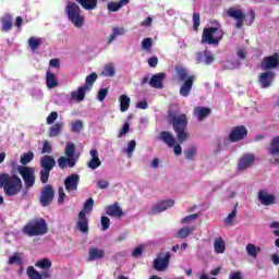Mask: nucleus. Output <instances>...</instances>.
Wrapping results in <instances>:
<instances>
[{
  "instance_id": "1",
  "label": "nucleus",
  "mask_w": 279,
  "mask_h": 279,
  "mask_svg": "<svg viewBox=\"0 0 279 279\" xmlns=\"http://www.w3.org/2000/svg\"><path fill=\"white\" fill-rule=\"evenodd\" d=\"M168 123L172 125V130L177 134L179 143H186V141L191 138V133H189V118L185 113H169Z\"/></svg>"
},
{
  "instance_id": "2",
  "label": "nucleus",
  "mask_w": 279,
  "mask_h": 279,
  "mask_svg": "<svg viewBox=\"0 0 279 279\" xmlns=\"http://www.w3.org/2000/svg\"><path fill=\"white\" fill-rule=\"evenodd\" d=\"M0 189H3L7 197H16L23 191V180L17 174L1 173Z\"/></svg>"
},
{
  "instance_id": "3",
  "label": "nucleus",
  "mask_w": 279,
  "mask_h": 279,
  "mask_svg": "<svg viewBox=\"0 0 279 279\" xmlns=\"http://www.w3.org/2000/svg\"><path fill=\"white\" fill-rule=\"evenodd\" d=\"M174 71L179 82H182L179 95H181V97H189L193 90V84H195V80H197V77L195 75H189V70L181 65H177Z\"/></svg>"
},
{
  "instance_id": "4",
  "label": "nucleus",
  "mask_w": 279,
  "mask_h": 279,
  "mask_svg": "<svg viewBox=\"0 0 279 279\" xmlns=\"http://www.w3.org/2000/svg\"><path fill=\"white\" fill-rule=\"evenodd\" d=\"M22 232L26 236H45L49 232V227L45 218H35L22 228Z\"/></svg>"
},
{
  "instance_id": "5",
  "label": "nucleus",
  "mask_w": 279,
  "mask_h": 279,
  "mask_svg": "<svg viewBox=\"0 0 279 279\" xmlns=\"http://www.w3.org/2000/svg\"><path fill=\"white\" fill-rule=\"evenodd\" d=\"M227 16L230 19H234L236 21L235 27L236 29H241L244 24L246 25H253L254 21L256 20V12L254 10H251L248 12V15L245 16V13H243V10L241 9H234V8H229L227 10Z\"/></svg>"
},
{
  "instance_id": "6",
  "label": "nucleus",
  "mask_w": 279,
  "mask_h": 279,
  "mask_svg": "<svg viewBox=\"0 0 279 279\" xmlns=\"http://www.w3.org/2000/svg\"><path fill=\"white\" fill-rule=\"evenodd\" d=\"M217 26L206 27L203 29L202 44L203 45H219L223 40L226 33L221 28L219 23H216Z\"/></svg>"
},
{
  "instance_id": "7",
  "label": "nucleus",
  "mask_w": 279,
  "mask_h": 279,
  "mask_svg": "<svg viewBox=\"0 0 279 279\" xmlns=\"http://www.w3.org/2000/svg\"><path fill=\"white\" fill-rule=\"evenodd\" d=\"M35 267H38L39 269H43L44 271L41 274L34 268V266H28L26 269V274L29 279H47L51 278V260L49 258H43L35 263Z\"/></svg>"
},
{
  "instance_id": "8",
  "label": "nucleus",
  "mask_w": 279,
  "mask_h": 279,
  "mask_svg": "<svg viewBox=\"0 0 279 279\" xmlns=\"http://www.w3.org/2000/svg\"><path fill=\"white\" fill-rule=\"evenodd\" d=\"M75 145L73 142H68L64 149L65 157L58 158L57 162L60 169H66V167H70V169H73L75 165H77V156H75Z\"/></svg>"
},
{
  "instance_id": "9",
  "label": "nucleus",
  "mask_w": 279,
  "mask_h": 279,
  "mask_svg": "<svg viewBox=\"0 0 279 279\" xmlns=\"http://www.w3.org/2000/svg\"><path fill=\"white\" fill-rule=\"evenodd\" d=\"M94 206L95 201L93 198H88L83 206V210L78 213L76 228L80 232H83V234H88V218L86 217V213H93Z\"/></svg>"
},
{
  "instance_id": "10",
  "label": "nucleus",
  "mask_w": 279,
  "mask_h": 279,
  "mask_svg": "<svg viewBox=\"0 0 279 279\" xmlns=\"http://www.w3.org/2000/svg\"><path fill=\"white\" fill-rule=\"evenodd\" d=\"M40 169V182L41 184H47L49 182V175L53 168L56 167V158L51 155H45L39 159Z\"/></svg>"
},
{
  "instance_id": "11",
  "label": "nucleus",
  "mask_w": 279,
  "mask_h": 279,
  "mask_svg": "<svg viewBox=\"0 0 279 279\" xmlns=\"http://www.w3.org/2000/svg\"><path fill=\"white\" fill-rule=\"evenodd\" d=\"M65 12L68 14L69 21L74 25V27L84 26V15L82 14V9L75 2H69L65 7Z\"/></svg>"
},
{
  "instance_id": "12",
  "label": "nucleus",
  "mask_w": 279,
  "mask_h": 279,
  "mask_svg": "<svg viewBox=\"0 0 279 279\" xmlns=\"http://www.w3.org/2000/svg\"><path fill=\"white\" fill-rule=\"evenodd\" d=\"M159 141H162V143H165V145H167L168 147H173L175 156H182V146L178 144V140L175 138V136L172 135L171 132L162 131L159 134Z\"/></svg>"
},
{
  "instance_id": "13",
  "label": "nucleus",
  "mask_w": 279,
  "mask_h": 279,
  "mask_svg": "<svg viewBox=\"0 0 279 279\" xmlns=\"http://www.w3.org/2000/svg\"><path fill=\"white\" fill-rule=\"evenodd\" d=\"M17 171L20 175H22V180H24L26 191L33 189L34 184H36V174L34 173V168L21 166Z\"/></svg>"
},
{
  "instance_id": "14",
  "label": "nucleus",
  "mask_w": 279,
  "mask_h": 279,
  "mask_svg": "<svg viewBox=\"0 0 279 279\" xmlns=\"http://www.w3.org/2000/svg\"><path fill=\"white\" fill-rule=\"evenodd\" d=\"M169 263H171V253L159 252L153 262V267L156 271H167Z\"/></svg>"
},
{
  "instance_id": "15",
  "label": "nucleus",
  "mask_w": 279,
  "mask_h": 279,
  "mask_svg": "<svg viewBox=\"0 0 279 279\" xmlns=\"http://www.w3.org/2000/svg\"><path fill=\"white\" fill-rule=\"evenodd\" d=\"M56 191H53V186L51 184H47L41 190L39 202L44 207L51 206Z\"/></svg>"
},
{
  "instance_id": "16",
  "label": "nucleus",
  "mask_w": 279,
  "mask_h": 279,
  "mask_svg": "<svg viewBox=\"0 0 279 279\" xmlns=\"http://www.w3.org/2000/svg\"><path fill=\"white\" fill-rule=\"evenodd\" d=\"M243 138H247V128H245V125H239L231 129L229 134L230 143H239V141H243Z\"/></svg>"
},
{
  "instance_id": "17",
  "label": "nucleus",
  "mask_w": 279,
  "mask_h": 279,
  "mask_svg": "<svg viewBox=\"0 0 279 279\" xmlns=\"http://www.w3.org/2000/svg\"><path fill=\"white\" fill-rule=\"evenodd\" d=\"M279 66V56L275 53L272 56L264 57L260 62L262 71H271L278 69Z\"/></svg>"
},
{
  "instance_id": "18",
  "label": "nucleus",
  "mask_w": 279,
  "mask_h": 279,
  "mask_svg": "<svg viewBox=\"0 0 279 279\" xmlns=\"http://www.w3.org/2000/svg\"><path fill=\"white\" fill-rule=\"evenodd\" d=\"M254 162H256V156L254 154H244L238 161V169L239 171H245V169H250Z\"/></svg>"
},
{
  "instance_id": "19",
  "label": "nucleus",
  "mask_w": 279,
  "mask_h": 279,
  "mask_svg": "<svg viewBox=\"0 0 279 279\" xmlns=\"http://www.w3.org/2000/svg\"><path fill=\"white\" fill-rule=\"evenodd\" d=\"M257 199L262 206H274V204H276V196L274 194H269L267 190H259Z\"/></svg>"
},
{
  "instance_id": "20",
  "label": "nucleus",
  "mask_w": 279,
  "mask_h": 279,
  "mask_svg": "<svg viewBox=\"0 0 279 279\" xmlns=\"http://www.w3.org/2000/svg\"><path fill=\"white\" fill-rule=\"evenodd\" d=\"M274 80H276V73L271 71L263 72L258 77V82L262 88H269V86L274 84Z\"/></svg>"
},
{
  "instance_id": "21",
  "label": "nucleus",
  "mask_w": 279,
  "mask_h": 279,
  "mask_svg": "<svg viewBox=\"0 0 279 279\" xmlns=\"http://www.w3.org/2000/svg\"><path fill=\"white\" fill-rule=\"evenodd\" d=\"M174 205L175 201L173 199L161 201L157 205L153 206L149 215H158V213H165V210L173 208Z\"/></svg>"
},
{
  "instance_id": "22",
  "label": "nucleus",
  "mask_w": 279,
  "mask_h": 279,
  "mask_svg": "<svg viewBox=\"0 0 279 279\" xmlns=\"http://www.w3.org/2000/svg\"><path fill=\"white\" fill-rule=\"evenodd\" d=\"M166 77H167V74H165V72L154 74L150 77L148 84L151 88H157L159 90H162V88H165L163 82Z\"/></svg>"
},
{
  "instance_id": "23",
  "label": "nucleus",
  "mask_w": 279,
  "mask_h": 279,
  "mask_svg": "<svg viewBox=\"0 0 279 279\" xmlns=\"http://www.w3.org/2000/svg\"><path fill=\"white\" fill-rule=\"evenodd\" d=\"M77 184H80V174L72 173L64 180L65 191L71 193V191H77Z\"/></svg>"
},
{
  "instance_id": "24",
  "label": "nucleus",
  "mask_w": 279,
  "mask_h": 279,
  "mask_svg": "<svg viewBox=\"0 0 279 279\" xmlns=\"http://www.w3.org/2000/svg\"><path fill=\"white\" fill-rule=\"evenodd\" d=\"M106 258V251L99 247H90L88 251L87 262L93 263L95 260H104Z\"/></svg>"
},
{
  "instance_id": "25",
  "label": "nucleus",
  "mask_w": 279,
  "mask_h": 279,
  "mask_svg": "<svg viewBox=\"0 0 279 279\" xmlns=\"http://www.w3.org/2000/svg\"><path fill=\"white\" fill-rule=\"evenodd\" d=\"M196 60L198 64H206L208 66L215 62V54L209 50H205L196 54Z\"/></svg>"
},
{
  "instance_id": "26",
  "label": "nucleus",
  "mask_w": 279,
  "mask_h": 279,
  "mask_svg": "<svg viewBox=\"0 0 279 279\" xmlns=\"http://www.w3.org/2000/svg\"><path fill=\"white\" fill-rule=\"evenodd\" d=\"M106 215L109 217H123V209L119 206V203H114L105 208Z\"/></svg>"
},
{
  "instance_id": "27",
  "label": "nucleus",
  "mask_w": 279,
  "mask_h": 279,
  "mask_svg": "<svg viewBox=\"0 0 279 279\" xmlns=\"http://www.w3.org/2000/svg\"><path fill=\"white\" fill-rule=\"evenodd\" d=\"M89 154L92 156V159L87 162V167L93 170L98 169V167H101V159H99V151H97V149H92Z\"/></svg>"
},
{
  "instance_id": "28",
  "label": "nucleus",
  "mask_w": 279,
  "mask_h": 279,
  "mask_svg": "<svg viewBox=\"0 0 279 279\" xmlns=\"http://www.w3.org/2000/svg\"><path fill=\"white\" fill-rule=\"evenodd\" d=\"M86 93H90V89L88 87H85L84 85L78 87V90H74L71 93V99H74V101H84L86 97Z\"/></svg>"
},
{
  "instance_id": "29",
  "label": "nucleus",
  "mask_w": 279,
  "mask_h": 279,
  "mask_svg": "<svg viewBox=\"0 0 279 279\" xmlns=\"http://www.w3.org/2000/svg\"><path fill=\"white\" fill-rule=\"evenodd\" d=\"M195 114H197L198 122L202 123L206 119V117H209V114L213 112V110L208 107H195L194 109Z\"/></svg>"
},
{
  "instance_id": "30",
  "label": "nucleus",
  "mask_w": 279,
  "mask_h": 279,
  "mask_svg": "<svg viewBox=\"0 0 279 279\" xmlns=\"http://www.w3.org/2000/svg\"><path fill=\"white\" fill-rule=\"evenodd\" d=\"M12 21L13 17L10 13H5L1 19H0V23H1V31L2 32H10V29H12Z\"/></svg>"
},
{
  "instance_id": "31",
  "label": "nucleus",
  "mask_w": 279,
  "mask_h": 279,
  "mask_svg": "<svg viewBox=\"0 0 279 279\" xmlns=\"http://www.w3.org/2000/svg\"><path fill=\"white\" fill-rule=\"evenodd\" d=\"M58 77H56V74L51 73V71L46 72V86L47 88H57L59 86Z\"/></svg>"
},
{
  "instance_id": "32",
  "label": "nucleus",
  "mask_w": 279,
  "mask_h": 279,
  "mask_svg": "<svg viewBox=\"0 0 279 279\" xmlns=\"http://www.w3.org/2000/svg\"><path fill=\"white\" fill-rule=\"evenodd\" d=\"M130 3V0H119L118 2H109L107 4V10L109 12H119L123 5H128Z\"/></svg>"
},
{
  "instance_id": "33",
  "label": "nucleus",
  "mask_w": 279,
  "mask_h": 279,
  "mask_svg": "<svg viewBox=\"0 0 279 279\" xmlns=\"http://www.w3.org/2000/svg\"><path fill=\"white\" fill-rule=\"evenodd\" d=\"M268 154H270V156L279 157V135L271 138Z\"/></svg>"
},
{
  "instance_id": "34",
  "label": "nucleus",
  "mask_w": 279,
  "mask_h": 279,
  "mask_svg": "<svg viewBox=\"0 0 279 279\" xmlns=\"http://www.w3.org/2000/svg\"><path fill=\"white\" fill-rule=\"evenodd\" d=\"M214 248L216 254H223L226 252V242L222 238H216L214 241Z\"/></svg>"
},
{
  "instance_id": "35",
  "label": "nucleus",
  "mask_w": 279,
  "mask_h": 279,
  "mask_svg": "<svg viewBox=\"0 0 279 279\" xmlns=\"http://www.w3.org/2000/svg\"><path fill=\"white\" fill-rule=\"evenodd\" d=\"M76 3H80L83 10H95L97 8V0H76Z\"/></svg>"
},
{
  "instance_id": "36",
  "label": "nucleus",
  "mask_w": 279,
  "mask_h": 279,
  "mask_svg": "<svg viewBox=\"0 0 279 279\" xmlns=\"http://www.w3.org/2000/svg\"><path fill=\"white\" fill-rule=\"evenodd\" d=\"M195 232V227H183L177 233V239H186V236Z\"/></svg>"
},
{
  "instance_id": "37",
  "label": "nucleus",
  "mask_w": 279,
  "mask_h": 279,
  "mask_svg": "<svg viewBox=\"0 0 279 279\" xmlns=\"http://www.w3.org/2000/svg\"><path fill=\"white\" fill-rule=\"evenodd\" d=\"M43 45V38L40 37H31L28 39V47L32 51H37V49H40V46Z\"/></svg>"
},
{
  "instance_id": "38",
  "label": "nucleus",
  "mask_w": 279,
  "mask_h": 279,
  "mask_svg": "<svg viewBox=\"0 0 279 279\" xmlns=\"http://www.w3.org/2000/svg\"><path fill=\"white\" fill-rule=\"evenodd\" d=\"M60 132H62V123L57 122L49 129L48 136L50 138H53L56 136H60Z\"/></svg>"
},
{
  "instance_id": "39",
  "label": "nucleus",
  "mask_w": 279,
  "mask_h": 279,
  "mask_svg": "<svg viewBox=\"0 0 279 279\" xmlns=\"http://www.w3.org/2000/svg\"><path fill=\"white\" fill-rule=\"evenodd\" d=\"M125 34V28L123 27H113L112 28V34L109 35V39H108V45H110L111 43L114 41V39L118 36H123Z\"/></svg>"
},
{
  "instance_id": "40",
  "label": "nucleus",
  "mask_w": 279,
  "mask_h": 279,
  "mask_svg": "<svg viewBox=\"0 0 279 279\" xmlns=\"http://www.w3.org/2000/svg\"><path fill=\"white\" fill-rule=\"evenodd\" d=\"M120 110L122 112H128V110H130V97H128V95L120 96Z\"/></svg>"
},
{
  "instance_id": "41",
  "label": "nucleus",
  "mask_w": 279,
  "mask_h": 279,
  "mask_svg": "<svg viewBox=\"0 0 279 279\" xmlns=\"http://www.w3.org/2000/svg\"><path fill=\"white\" fill-rule=\"evenodd\" d=\"M97 82V73L93 72L92 74L87 75L85 78V86L88 90H93V84Z\"/></svg>"
},
{
  "instance_id": "42",
  "label": "nucleus",
  "mask_w": 279,
  "mask_h": 279,
  "mask_svg": "<svg viewBox=\"0 0 279 279\" xmlns=\"http://www.w3.org/2000/svg\"><path fill=\"white\" fill-rule=\"evenodd\" d=\"M258 252H260V247H256V245H254L253 243H248L246 245V253L252 258H256V256H258Z\"/></svg>"
},
{
  "instance_id": "43",
  "label": "nucleus",
  "mask_w": 279,
  "mask_h": 279,
  "mask_svg": "<svg viewBox=\"0 0 279 279\" xmlns=\"http://www.w3.org/2000/svg\"><path fill=\"white\" fill-rule=\"evenodd\" d=\"M101 74L105 77H114V65L112 63L105 64Z\"/></svg>"
},
{
  "instance_id": "44",
  "label": "nucleus",
  "mask_w": 279,
  "mask_h": 279,
  "mask_svg": "<svg viewBox=\"0 0 279 279\" xmlns=\"http://www.w3.org/2000/svg\"><path fill=\"white\" fill-rule=\"evenodd\" d=\"M196 154H197V147L195 145H192L184 150V156L186 160H193Z\"/></svg>"
},
{
  "instance_id": "45",
  "label": "nucleus",
  "mask_w": 279,
  "mask_h": 279,
  "mask_svg": "<svg viewBox=\"0 0 279 279\" xmlns=\"http://www.w3.org/2000/svg\"><path fill=\"white\" fill-rule=\"evenodd\" d=\"M8 265H19L20 267H23V259L21 258V253H15L12 255L9 260Z\"/></svg>"
},
{
  "instance_id": "46",
  "label": "nucleus",
  "mask_w": 279,
  "mask_h": 279,
  "mask_svg": "<svg viewBox=\"0 0 279 279\" xmlns=\"http://www.w3.org/2000/svg\"><path fill=\"white\" fill-rule=\"evenodd\" d=\"M83 130H84V122H82V120H76L74 122H71V132L78 134Z\"/></svg>"
},
{
  "instance_id": "47",
  "label": "nucleus",
  "mask_w": 279,
  "mask_h": 279,
  "mask_svg": "<svg viewBox=\"0 0 279 279\" xmlns=\"http://www.w3.org/2000/svg\"><path fill=\"white\" fill-rule=\"evenodd\" d=\"M236 206H239L238 203L235 204L233 210L225 219V226H232V222L234 221V219H236Z\"/></svg>"
},
{
  "instance_id": "48",
  "label": "nucleus",
  "mask_w": 279,
  "mask_h": 279,
  "mask_svg": "<svg viewBox=\"0 0 279 279\" xmlns=\"http://www.w3.org/2000/svg\"><path fill=\"white\" fill-rule=\"evenodd\" d=\"M32 160H34V153L33 151H28L26 154H23L20 158L21 165H29V162H32Z\"/></svg>"
},
{
  "instance_id": "49",
  "label": "nucleus",
  "mask_w": 279,
  "mask_h": 279,
  "mask_svg": "<svg viewBox=\"0 0 279 279\" xmlns=\"http://www.w3.org/2000/svg\"><path fill=\"white\" fill-rule=\"evenodd\" d=\"M129 133H130V123L125 122L119 131L118 138H123V136H125V134H129Z\"/></svg>"
},
{
  "instance_id": "50",
  "label": "nucleus",
  "mask_w": 279,
  "mask_h": 279,
  "mask_svg": "<svg viewBox=\"0 0 279 279\" xmlns=\"http://www.w3.org/2000/svg\"><path fill=\"white\" fill-rule=\"evenodd\" d=\"M199 13H193V31L194 32H199Z\"/></svg>"
},
{
  "instance_id": "51",
  "label": "nucleus",
  "mask_w": 279,
  "mask_h": 279,
  "mask_svg": "<svg viewBox=\"0 0 279 279\" xmlns=\"http://www.w3.org/2000/svg\"><path fill=\"white\" fill-rule=\"evenodd\" d=\"M58 119V112L52 111L46 119L47 125H53Z\"/></svg>"
},
{
  "instance_id": "52",
  "label": "nucleus",
  "mask_w": 279,
  "mask_h": 279,
  "mask_svg": "<svg viewBox=\"0 0 279 279\" xmlns=\"http://www.w3.org/2000/svg\"><path fill=\"white\" fill-rule=\"evenodd\" d=\"M100 225L104 231L108 230L110 228V218H108V216H102L100 218Z\"/></svg>"
},
{
  "instance_id": "53",
  "label": "nucleus",
  "mask_w": 279,
  "mask_h": 279,
  "mask_svg": "<svg viewBox=\"0 0 279 279\" xmlns=\"http://www.w3.org/2000/svg\"><path fill=\"white\" fill-rule=\"evenodd\" d=\"M53 151V148L51 147V144H49V141H44L41 154H51Z\"/></svg>"
},
{
  "instance_id": "54",
  "label": "nucleus",
  "mask_w": 279,
  "mask_h": 279,
  "mask_svg": "<svg viewBox=\"0 0 279 279\" xmlns=\"http://www.w3.org/2000/svg\"><path fill=\"white\" fill-rule=\"evenodd\" d=\"M154 43L151 41V38H145L142 41V49L145 51H149V48L153 47Z\"/></svg>"
},
{
  "instance_id": "55",
  "label": "nucleus",
  "mask_w": 279,
  "mask_h": 279,
  "mask_svg": "<svg viewBox=\"0 0 279 279\" xmlns=\"http://www.w3.org/2000/svg\"><path fill=\"white\" fill-rule=\"evenodd\" d=\"M108 88H102L100 90H98L97 94V99L98 101H104V99H106V97H108Z\"/></svg>"
},
{
  "instance_id": "56",
  "label": "nucleus",
  "mask_w": 279,
  "mask_h": 279,
  "mask_svg": "<svg viewBox=\"0 0 279 279\" xmlns=\"http://www.w3.org/2000/svg\"><path fill=\"white\" fill-rule=\"evenodd\" d=\"M58 193H59L58 204H64V198L66 197V193H64V187L60 186L58 189Z\"/></svg>"
},
{
  "instance_id": "57",
  "label": "nucleus",
  "mask_w": 279,
  "mask_h": 279,
  "mask_svg": "<svg viewBox=\"0 0 279 279\" xmlns=\"http://www.w3.org/2000/svg\"><path fill=\"white\" fill-rule=\"evenodd\" d=\"M198 215L197 214H192L190 216L184 217L181 220V223H191V221H195V219H197Z\"/></svg>"
},
{
  "instance_id": "58",
  "label": "nucleus",
  "mask_w": 279,
  "mask_h": 279,
  "mask_svg": "<svg viewBox=\"0 0 279 279\" xmlns=\"http://www.w3.org/2000/svg\"><path fill=\"white\" fill-rule=\"evenodd\" d=\"M136 149V141L132 140L128 144L126 154H132Z\"/></svg>"
},
{
  "instance_id": "59",
  "label": "nucleus",
  "mask_w": 279,
  "mask_h": 279,
  "mask_svg": "<svg viewBox=\"0 0 279 279\" xmlns=\"http://www.w3.org/2000/svg\"><path fill=\"white\" fill-rule=\"evenodd\" d=\"M148 66L156 69L158 66V57H151L148 59Z\"/></svg>"
},
{
  "instance_id": "60",
  "label": "nucleus",
  "mask_w": 279,
  "mask_h": 279,
  "mask_svg": "<svg viewBox=\"0 0 279 279\" xmlns=\"http://www.w3.org/2000/svg\"><path fill=\"white\" fill-rule=\"evenodd\" d=\"M143 255V248L142 247H135L132 252L133 258H138V256Z\"/></svg>"
},
{
  "instance_id": "61",
  "label": "nucleus",
  "mask_w": 279,
  "mask_h": 279,
  "mask_svg": "<svg viewBox=\"0 0 279 279\" xmlns=\"http://www.w3.org/2000/svg\"><path fill=\"white\" fill-rule=\"evenodd\" d=\"M97 186L98 189H108V186H110V183L106 180H99L97 182Z\"/></svg>"
},
{
  "instance_id": "62",
  "label": "nucleus",
  "mask_w": 279,
  "mask_h": 279,
  "mask_svg": "<svg viewBox=\"0 0 279 279\" xmlns=\"http://www.w3.org/2000/svg\"><path fill=\"white\" fill-rule=\"evenodd\" d=\"M154 19H151V16L146 17L142 23V27H149L151 26Z\"/></svg>"
},
{
  "instance_id": "63",
  "label": "nucleus",
  "mask_w": 279,
  "mask_h": 279,
  "mask_svg": "<svg viewBox=\"0 0 279 279\" xmlns=\"http://www.w3.org/2000/svg\"><path fill=\"white\" fill-rule=\"evenodd\" d=\"M136 108H140V110H147L148 104L147 100H143L136 104Z\"/></svg>"
},
{
  "instance_id": "64",
  "label": "nucleus",
  "mask_w": 279,
  "mask_h": 279,
  "mask_svg": "<svg viewBox=\"0 0 279 279\" xmlns=\"http://www.w3.org/2000/svg\"><path fill=\"white\" fill-rule=\"evenodd\" d=\"M50 66L53 69H59L60 68V59H51L49 62Z\"/></svg>"
}]
</instances>
